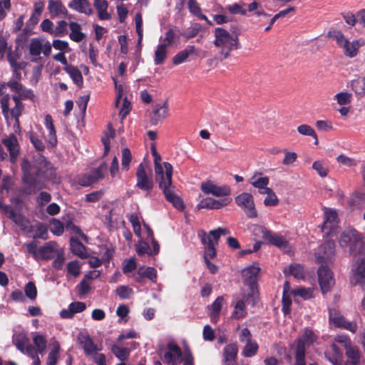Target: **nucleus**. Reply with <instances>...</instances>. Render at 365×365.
<instances>
[{
  "instance_id": "nucleus-49",
  "label": "nucleus",
  "mask_w": 365,
  "mask_h": 365,
  "mask_svg": "<svg viewBox=\"0 0 365 365\" xmlns=\"http://www.w3.org/2000/svg\"><path fill=\"white\" fill-rule=\"evenodd\" d=\"M334 98L339 106H347L351 101L352 94L349 92H340L336 93L334 96Z\"/></svg>"
},
{
  "instance_id": "nucleus-39",
  "label": "nucleus",
  "mask_w": 365,
  "mask_h": 365,
  "mask_svg": "<svg viewBox=\"0 0 365 365\" xmlns=\"http://www.w3.org/2000/svg\"><path fill=\"white\" fill-rule=\"evenodd\" d=\"M64 71L69 75L73 81L79 87L83 84V76L81 71L73 66H66Z\"/></svg>"
},
{
  "instance_id": "nucleus-17",
  "label": "nucleus",
  "mask_w": 365,
  "mask_h": 365,
  "mask_svg": "<svg viewBox=\"0 0 365 365\" xmlns=\"http://www.w3.org/2000/svg\"><path fill=\"white\" fill-rule=\"evenodd\" d=\"M335 242L333 240H327L319 246L315 253V257L318 262H324L329 260L335 254Z\"/></svg>"
},
{
  "instance_id": "nucleus-28",
  "label": "nucleus",
  "mask_w": 365,
  "mask_h": 365,
  "mask_svg": "<svg viewBox=\"0 0 365 365\" xmlns=\"http://www.w3.org/2000/svg\"><path fill=\"white\" fill-rule=\"evenodd\" d=\"M200 237L202 243L205 245V253H204V259L205 260H210V259H212L216 255V251L215 248V243L210 239V237L207 236L206 232H202L200 235Z\"/></svg>"
},
{
  "instance_id": "nucleus-44",
  "label": "nucleus",
  "mask_w": 365,
  "mask_h": 365,
  "mask_svg": "<svg viewBox=\"0 0 365 365\" xmlns=\"http://www.w3.org/2000/svg\"><path fill=\"white\" fill-rule=\"evenodd\" d=\"M115 136V130L109 125L107 130L105 131L102 136V142L104 145V155H107L110 151V139Z\"/></svg>"
},
{
  "instance_id": "nucleus-31",
  "label": "nucleus",
  "mask_w": 365,
  "mask_h": 365,
  "mask_svg": "<svg viewBox=\"0 0 365 365\" xmlns=\"http://www.w3.org/2000/svg\"><path fill=\"white\" fill-rule=\"evenodd\" d=\"M259 272V267L257 264H253L252 266L248 267L242 270L243 277L247 280L250 284V292L252 293V287L255 290L254 282ZM255 292V291H254Z\"/></svg>"
},
{
  "instance_id": "nucleus-9",
  "label": "nucleus",
  "mask_w": 365,
  "mask_h": 365,
  "mask_svg": "<svg viewBox=\"0 0 365 365\" xmlns=\"http://www.w3.org/2000/svg\"><path fill=\"white\" fill-rule=\"evenodd\" d=\"M51 44L48 40L40 38H35L31 40L29 46V53L36 61L37 57L42 53L46 57L50 56L51 53Z\"/></svg>"
},
{
  "instance_id": "nucleus-18",
  "label": "nucleus",
  "mask_w": 365,
  "mask_h": 365,
  "mask_svg": "<svg viewBox=\"0 0 365 365\" xmlns=\"http://www.w3.org/2000/svg\"><path fill=\"white\" fill-rule=\"evenodd\" d=\"M182 351L180 347L174 342L168 344V350L163 356V360L167 365H179L182 358Z\"/></svg>"
},
{
  "instance_id": "nucleus-57",
  "label": "nucleus",
  "mask_w": 365,
  "mask_h": 365,
  "mask_svg": "<svg viewBox=\"0 0 365 365\" xmlns=\"http://www.w3.org/2000/svg\"><path fill=\"white\" fill-rule=\"evenodd\" d=\"M68 24L66 21H59L57 26L54 27L53 36L55 37H62L67 34Z\"/></svg>"
},
{
  "instance_id": "nucleus-47",
  "label": "nucleus",
  "mask_w": 365,
  "mask_h": 365,
  "mask_svg": "<svg viewBox=\"0 0 365 365\" xmlns=\"http://www.w3.org/2000/svg\"><path fill=\"white\" fill-rule=\"evenodd\" d=\"M13 100L15 106L11 110V115L16 119L17 124H19V117L23 111L24 106L17 96H13Z\"/></svg>"
},
{
  "instance_id": "nucleus-10",
  "label": "nucleus",
  "mask_w": 365,
  "mask_h": 365,
  "mask_svg": "<svg viewBox=\"0 0 365 365\" xmlns=\"http://www.w3.org/2000/svg\"><path fill=\"white\" fill-rule=\"evenodd\" d=\"M329 324L331 326L341 327L353 333L356 331V324L353 322H348L336 309H330L329 311Z\"/></svg>"
},
{
  "instance_id": "nucleus-41",
  "label": "nucleus",
  "mask_w": 365,
  "mask_h": 365,
  "mask_svg": "<svg viewBox=\"0 0 365 365\" xmlns=\"http://www.w3.org/2000/svg\"><path fill=\"white\" fill-rule=\"evenodd\" d=\"M70 244L71 250L73 254L78 255V257L83 259L87 257L86 247L80 241L72 237L70 240Z\"/></svg>"
},
{
  "instance_id": "nucleus-19",
  "label": "nucleus",
  "mask_w": 365,
  "mask_h": 365,
  "mask_svg": "<svg viewBox=\"0 0 365 365\" xmlns=\"http://www.w3.org/2000/svg\"><path fill=\"white\" fill-rule=\"evenodd\" d=\"M48 9L52 18H65L71 19V15H69L66 6L60 0H49Z\"/></svg>"
},
{
  "instance_id": "nucleus-43",
  "label": "nucleus",
  "mask_w": 365,
  "mask_h": 365,
  "mask_svg": "<svg viewBox=\"0 0 365 365\" xmlns=\"http://www.w3.org/2000/svg\"><path fill=\"white\" fill-rule=\"evenodd\" d=\"M45 125L48 131V137H47L48 142L51 145L53 146L56 145L57 140H56V130L54 128V125L53 124L52 118L50 115H47L45 117Z\"/></svg>"
},
{
  "instance_id": "nucleus-64",
  "label": "nucleus",
  "mask_w": 365,
  "mask_h": 365,
  "mask_svg": "<svg viewBox=\"0 0 365 365\" xmlns=\"http://www.w3.org/2000/svg\"><path fill=\"white\" fill-rule=\"evenodd\" d=\"M187 7L191 14L199 17L201 14V9L196 0H188Z\"/></svg>"
},
{
  "instance_id": "nucleus-54",
  "label": "nucleus",
  "mask_w": 365,
  "mask_h": 365,
  "mask_svg": "<svg viewBox=\"0 0 365 365\" xmlns=\"http://www.w3.org/2000/svg\"><path fill=\"white\" fill-rule=\"evenodd\" d=\"M291 292L294 297H300L304 299H309L313 297L311 288L299 287L292 290Z\"/></svg>"
},
{
  "instance_id": "nucleus-59",
  "label": "nucleus",
  "mask_w": 365,
  "mask_h": 365,
  "mask_svg": "<svg viewBox=\"0 0 365 365\" xmlns=\"http://www.w3.org/2000/svg\"><path fill=\"white\" fill-rule=\"evenodd\" d=\"M68 274L77 277L81 273V264L79 261L74 260L67 264Z\"/></svg>"
},
{
  "instance_id": "nucleus-36",
  "label": "nucleus",
  "mask_w": 365,
  "mask_h": 365,
  "mask_svg": "<svg viewBox=\"0 0 365 365\" xmlns=\"http://www.w3.org/2000/svg\"><path fill=\"white\" fill-rule=\"evenodd\" d=\"M79 341L84 351L88 355L95 354L98 350L97 346L88 335H81L79 336Z\"/></svg>"
},
{
  "instance_id": "nucleus-45",
  "label": "nucleus",
  "mask_w": 365,
  "mask_h": 365,
  "mask_svg": "<svg viewBox=\"0 0 365 365\" xmlns=\"http://www.w3.org/2000/svg\"><path fill=\"white\" fill-rule=\"evenodd\" d=\"M284 272H288L297 279L304 278V267L300 264H292L287 269H284Z\"/></svg>"
},
{
  "instance_id": "nucleus-63",
  "label": "nucleus",
  "mask_w": 365,
  "mask_h": 365,
  "mask_svg": "<svg viewBox=\"0 0 365 365\" xmlns=\"http://www.w3.org/2000/svg\"><path fill=\"white\" fill-rule=\"evenodd\" d=\"M58 344H55L53 349L50 351L48 356L47 365H56L57 362L58 354L59 351Z\"/></svg>"
},
{
  "instance_id": "nucleus-14",
  "label": "nucleus",
  "mask_w": 365,
  "mask_h": 365,
  "mask_svg": "<svg viewBox=\"0 0 365 365\" xmlns=\"http://www.w3.org/2000/svg\"><path fill=\"white\" fill-rule=\"evenodd\" d=\"M201 190L206 195L215 197H225L230 195V188L227 185H217L214 182L207 180L201 183Z\"/></svg>"
},
{
  "instance_id": "nucleus-61",
  "label": "nucleus",
  "mask_w": 365,
  "mask_h": 365,
  "mask_svg": "<svg viewBox=\"0 0 365 365\" xmlns=\"http://www.w3.org/2000/svg\"><path fill=\"white\" fill-rule=\"evenodd\" d=\"M50 230L56 235H61L64 230L63 223L58 220L53 219L50 223Z\"/></svg>"
},
{
  "instance_id": "nucleus-1",
  "label": "nucleus",
  "mask_w": 365,
  "mask_h": 365,
  "mask_svg": "<svg viewBox=\"0 0 365 365\" xmlns=\"http://www.w3.org/2000/svg\"><path fill=\"white\" fill-rule=\"evenodd\" d=\"M160 170L157 172L155 168V180L162 190L166 200L173 204L178 210L184 208V204L177 195L175 187L172 184L173 166L168 162L163 163L160 166Z\"/></svg>"
},
{
  "instance_id": "nucleus-8",
  "label": "nucleus",
  "mask_w": 365,
  "mask_h": 365,
  "mask_svg": "<svg viewBox=\"0 0 365 365\" xmlns=\"http://www.w3.org/2000/svg\"><path fill=\"white\" fill-rule=\"evenodd\" d=\"M257 298V294L254 292L253 287H252V293L249 292L247 294H243L241 298L236 299L234 305V309L232 313V317L235 319H240L245 317L247 315L245 307L246 302H248L250 300L252 305H255Z\"/></svg>"
},
{
  "instance_id": "nucleus-52",
  "label": "nucleus",
  "mask_w": 365,
  "mask_h": 365,
  "mask_svg": "<svg viewBox=\"0 0 365 365\" xmlns=\"http://www.w3.org/2000/svg\"><path fill=\"white\" fill-rule=\"evenodd\" d=\"M9 217L20 227L24 228L26 227L28 223L27 220L22 215L14 212L12 209H9Z\"/></svg>"
},
{
  "instance_id": "nucleus-50",
  "label": "nucleus",
  "mask_w": 365,
  "mask_h": 365,
  "mask_svg": "<svg viewBox=\"0 0 365 365\" xmlns=\"http://www.w3.org/2000/svg\"><path fill=\"white\" fill-rule=\"evenodd\" d=\"M138 274L142 277H148L153 282H156L157 273L156 270L153 267H140L138 269Z\"/></svg>"
},
{
  "instance_id": "nucleus-60",
  "label": "nucleus",
  "mask_w": 365,
  "mask_h": 365,
  "mask_svg": "<svg viewBox=\"0 0 365 365\" xmlns=\"http://www.w3.org/2000/svg\"><path fill=\"white\" fill-rule=\"evenodd\" d=\"M336 161L339 164L348 168L355 167L357 165V162L354 159L351 158L345 155H339L336 158Z\"/></svg>"
},
{
  "instance_id": "nucleus-46",
  "label": "nucleus",
  "mask_w": 365,
  "mask_h": 365,
  "mask_svg": "<svg viewBox=\"0 0 365 365\" xmlns=\"http://www.w3.org/2000/svg\"><path fill=\"white\" fill-rule=\"evenodd\" d=\"M297 131L299 134L306 136H311L314 139V144L318 145L319 140L314 130L307 124H303L297 127Z\"/></svg>"
},
{
  "instance_id": "nucleus-3",
  "label": "nucleus",
  "mask_w": 365,
  "mask_h": 365,
  "mask_svg": "<svg viewBox=\"0 0 365 365\" xmlns=\"http://www.w3.org/2000/svg\"><path fill=\"white\" fill-rule=\"evenodd\" d=\"M21 168L25 178L28 180L34 175H42L48 179L53 178L56 175L52 165L40 154L36 156L33 165L27 160H24Z\"/></svg>"
},
{
  "instance_id": "nucleus-51",
  "label": "nucleus",
  "mask_w": 365,
  "mask_h": 365,
  "mask_svg": "<svg viewBox=\"0 0 365 365\" xmlns=\"http://www.w3.org/2000/svg\"><path fill=\"white\" fill-rule=\"evenodd\" d=\"M312 168L322 178L326 177L329 172V168H328L327 165L322 160L315 161L312 165Z\"/></svg>"
},
{
  "instance_id": "nucleus-25",
  "label": "nucleus",
  "mask_w": 365,
  "mask_h": 365,
  "mask_svg": "<svg viewBox=\"0 0 365 365\" xmlns=\"http://www.w3.org/2000/svg\"><path fill=\"white\" fill-rule=\"evenodd\" d=\"M2 143L9 151L11 160L15 162L19 153V143L16 135L14 134L9 135L7 138L2 140Z\"/></svg>"
},
{
  "instance_id": "nucleus-42",
  "label": "nucleus",
  "mask_w": 365,
  "mask_h": 365,
  "mask_svg": "<svg viewBox=\"0 0 365 365\" xmlns=\"http://www.w3.org/2000/svg\"><path fill=\"white\" fill-rule=\"evenodd\" d=\"M351 89L356 96L365 95V76L361 78L351 80L349 83Z\"/></svg>"
},
{
  "instance_id": "nucleus-55",
  "label": "nucleus",
  "mask_w": 365,
  "mask_h": 365,
  "mask_svg": "<svg viewBox=\"0 0 365 365\" xmlns=\"http://www.w3.org/2000/svg\"><path fill=\"white\" fill-rule=\"evenodd\" d=\"M269 182L268 177H257V175L252 176L250 180L251 185L257 189L263 188L269 184Z\"/></svg>"
},
{
  "instance_id": "nucleus-16",
  "label": "nucleus",
  "mask_w": 365,
  "mask_h": 365,
  "mask_svg": "<svg viewBox=\"0 0 365 365\" xmlns=\"http://www.w3.org/2000/svg\"><path fill=\"white\" fill-rule=\"evenodd\" d=\"M12 343L16 349L24 354H32L34 347L30 344L27 334L24 331L16 332L12 336Z\"/></svg>"
},
{
  "instance_id": "nucleus-48",
  "label": "nucleus",
  "mask_w": 365,
  "mask_h": 365,
  "mask_svg": "<svg viewBox=\"0 0 365 365\" xmlns=\"http://www.w3.org/2000/svg\"><path fill=\"white\" fill-rule=\"evenodd\" d=\"M111 350L114 355L120 361H125L129 356L130 350L128 348L113 345Z\"/></svg>"
},
{
  "instance_id": "nucleus-15",
  "label": "nucleus",
  "mask_w": 365,
  "mask_h": 365,
  "mask_svg": "<svg viewBox=\"0 0 365 365\" xmlns=\"http://www.w3.org/2000/svg\"><path fill=\"white\" fill-rule=\"evenodd\" d=\"M318 280L323 293L329 292L335 283L333 273L325 266H321L319 268Z\"/></svg>"
},
{
  "instance_id": "nucleus-58",
  "label": "nucleus",
  "mask_w": 365,
  "mask_h": 365,
  "mask_svg": "<svg viewBox=\"0 0 365 365\" xmlns=\"http://www.w3.org/2000/svg\"><path fill=\"white\" fill-rule=\"evenodd\" d=\"M132 160V155L128 148H124L122 150V160L121 165L122 170H128L130 168V163Z\"/></svg>"
},
{
  "instance_id": "nucleus-24",
  "label": "nucleus",
  "mask_w": 365,
  "mask_h": 365,
  "mask_svg": "<svg viewBox=\"0 0 365 365\" xmlns=\"http://www.w3.org/2000/svg\"><path fill=\"white\" fill-rule=\"evenodd\" d=\"M86 305L82 302H74L69 304L67 309H63L60 312V317L63 319H71L75 314L83 312Z\"/></svg>"
},
{
  "instance_id": "nucleus-5",
  "label": "nucleus",
  "mask_w": 365,
  "mask_h": 365,
  "mask_svg": "<svg viewBox=\"0 0 365 365\" xmlns=\"http://www.w3.org/2000/svg\"><path fill=\"white\" fill-rule=\"evenodd\" d=\"M328 36L336 41L337 46L342 49L343 53L349 58L357 56L360 47L364 44L361 39L350 41L340 31H329Z\"/></svg>"
},
{
  "instance_id": "nucleus-40",
  "label": "nucleus",
  "mask_w": 365,
  "mask_h": 365,
  "mask_svg": "<svg viewBox=\"0 0 365 365\" xmlns=\"http://www.w3.org/2000/svg\"><path fill=\"white\" fill-rule=\"evenodd\" d=\"M71 33L69 37L75 42H80L85 38V34L81 32V26L76 22H71L69 24Z\"/></svg>"
},
{
  "instance_id": "nucleus-20",
  "label": "nucleus",
  "mask_w": 365,
  "mask_h": 365,
  "mask_svg": "<svg viewBox=\"0 0 365 365\" xmlns=\"http://www.w3.org/2000/svg\"><path fill=\"white\" fill-rule=\"evenodd\" d=\"M137 186L141 190L150 191L153 186L152 180L148 178L145 171V166L143 163L138 165L137 173Z\"/></svg>"
},
{
  "instance_id": "nucleus-35",
  "label": "nucleus",
  "mask_w": 365,
  "mask_h": 365,
  "mask_svg": "<svg viewBox=\"0 0 365 365\" xmlns=\"http://www.w3.org/2000/svg\"><path fill=\"white\" fill-rule=\"evenodd\" d=\"M196 52L194 46H187L185 49L178 52L173 58V63L175 65H179L187 61V58Z\"/></svg>"
},
{
  "instance_id": "nucleus-7",
  "label": "nucleus",
  "mask_w": 365,
  "mask_h": 365,
  "mask_svg": "<svg viewBox=\"0 0 365 365\" xmlns=\"http://www.w3.org/2000/svg\"><path fill=\"white\" fill-rule=\"evenodd\" d=\"M239 340L245 344L242 350V354L245 357H252L257 354L259 346L252 339V334L247 328L240 331Z\"/></svg>"
},
{
  "instance_id": "nucleus-29",
  "label": "nucleus",
  "mask_w": 365,
  "mask_h": 365,
  "mask_svg": "<svg viewBox=\"0 0 365 365\" xmlns=\"http://www.w3.org/2000/svg\"><path fill=\"white\" fill-rule=\"evenodd\" d=\"M68 7L76 11L90 16L93 13L91 4L88 0H71Z\"/></svg>"
},
{
  "instance_id": "nucleus-13",
  "label": "nucleus",
  "mask_w": 365,
  "mask_h": 365,
  "mask_svg": "<svg viewBox=\"0 0 365 365\" xmlns=\"http://www.w3.org/2000/svg\"><path fill=\"white\" fill-rule=\"evenodd\" d=\"M338 223L339 219L336 211L334 209L325 208L322 231L329 235H332L336 232Z\"/></svg>"
},
{
  "instance_id": "nucleus-4",
  "label": "nucleus",
  "mask_w": 365,
  "mask_h": 365,
  "mask_svg": "<svg viewBox=\"0 0 365 365\" xmlns=\"http://www.w3.org/2000/svg\"><path fill=\"white\" fill-rule=\"evenodd\" d=\"M339 244L341 247L349 248L353 256L361 255L365 250V242L361 235L354 228H347L340 235Z\"/></svg>"
},
{
  "instance_id": "nucleus-22",
  "label": "nucleus",
  "mask_w": 365,
  "mask_h": 365,
  "mask_svg": "<svg viewBox=\"0 0 365 365\" xmlns=\"http://www.w3.org/2000/svg\"><path fill=\"white\" fill-rule=\"evenodd\" d=\"M168 115V103L155 105L150 115V121L152 125H157Z\"/></svg>"
},
{
  "instance_id": "nucleus-38",
  "label": "nucleus",
  "mask_w": 365,
  "mask_h": 365,
  "mask_svg": "<svg viewBox=\"0 0 365 365\" xmlns=\"http://www.w3.org/2000/svg\"><path fill=\"white\" fill-rule=\"evenodd\" d=\"M317 340V336L312 330L305 329L304 334L301 339L297 341V349H298L300 343L304 346V354L305 355V348L307 346H310ZM297 350H296L297 351Z\"/></svg>"
},
{
  "instance_id": "nucleus-30",
  "label": "nucleus",
  "mask_w": 365,
  "mask_h": 365,
  "mask_svg": "<svg viewBox=\"0 0 365 365\" xmlns=\"http://www.w3.org/2000/svg\"><path fill=\"white\" fill-rule=\"evenodd\" d=\"M238 352L236 344L227 345L223 350V358L225 365H234Z\"/></svg>"
},
{
  "instance_id": "nucleus-11",
  "label": "nucleus",
  "mask_w": 365,
  "mask_h": 365,
  "mask_svg": "<svg viewBox=\"0 0 365 365\" xmlns=\"http://www.w3.org/2000/svg\"><path fill=\"white\" fill-rule=\"evenodd\" d=\"M236 204L240 207L248 217H256L257 212L255 209L253 196L248 192H242L235 197Z\"/></svg>"
},
{
  "instance_id": "nucleus-23",
  "label": "nucleus",
  "mask_w": 365,
  "mask_h": 365,
  "mask_svg": "<svg viewBox=\"0 0 365 365\" xmlns=\"http://www.w3.org/2000/svg\"><path fill=\"white\" fill-rule=\"evenodd\" d=\"M224 302V297L220 296L216 298L210 306L207 307L208 315L211 322L217 323L219 321Z\"/></svg>"
},
{
  "instance_id": "nucleus-21",
  "label": "nucleus",
  "mask_w": 365,
  "mask_h": 365,
  "mask_svg": "<svg viewBox=\"0 0 365 365\" xmlns=\"http://www.w3.org/2000/svg\"><path fill=\"white\" fill-rule=\"evenodd\" d=\"M231 200L229 198H224L221 200H215L210 197H207L202 200L197 205V209H210L217 210L220 209L230 204Z\"/></svg>"
},
{
  "instance_id": "nucleus-32",
  "label": "nucleus",
  "mask_w": 365,
  "mask_h": 365,
  "mask_svg": "<svg viewBox=\"0 0 365 365\" xmlns=\"http://www.w3.org/2000/svg\"><path fill=\"white\" fill-rule=\"evenodd\" d=\"M346 365H362L361 361V354L356 346L347 348L346 351Z\"/></svg>"
},
{
  "instance_id": "nucleus-12",
  "label": "nucleus",
  "mask_w": 365,
  "mask_h": 365,
  "mask_svg": "<svg viewBox=\"0 0 365 365\" xmlns=\"http://www.w3.org/2000/svg\"><path fill=\"white\" fill-rule=\"evenodd\" d=\"M106 171L107 165L106 163H103L98 168L93 169L88 173L82 176L79 180V183L84 187L89 186L103 179Z\"/></svg>"
},
{
  "instance_id": "nucleus-37",
  "label": "nucleus",
  "mask_w": 365,
  "mask_h": 365,
  "mask_svg": "<svg viewBox=\"0 0 365 365\" xmlns=\"http://www.w3.org/2000/svg\"><path fill=\"white\" fill-rule=\"evenodd\" d=\"M168 48L159 43L154 52L153 61L155 65L163 64L168 56Z\"/></svg>"
},
{
  "instance_id": "nucleus-33",
  "label": "nucleus",
  "mask_w": 365,
  "mask_h": 365,
  "mask_svg": "<svg viewBox=\"0 0 365 365\" xmlns=\"http://www.w3.org/2000/svg\"><path fill=\"white\" fill-rule=\"evenodd\" d=\"M93 4L101 20H108L111 18L108 11V3L106 0H94Z\"/></svg>"
},
{
  "instance_id": "nucleus-56",
  "label": "nucleus",
  "mask_w": 365,
  "mask_h": 365,
  "mask_svg": "<svg viewBox=\"0 0 365 365\" xmlns=\"http://www.w3.org/2000/svg\"><path fill=\"white\" fill-rule=\"evenodd\" d=\"M136 252L140 256L144 255H152V250L148 242L142 240L136 244Z\"/></svg>"
},
{
  "instance_id": "nucleus-62",
  "label": "nucleus",
  "mask_w": 365,
  "mask_h": 365,
  "mask_svg": "<svg viewBox=\"0 0 365 365\" xmlns=\"http://www.w3.org/2000/svg\"><path fill=\"white\" fill-rule=\"evenodd\" d=\"M279 204V199L273 190H269L264 200V205L267 207L276 206Z\"/></svg>"
},
{
  "instance_id": "nucleus-2",
  "label": "nucleus",
  "mask_w": 365,
  "mask_h": 365,
  "mask_svg": "<svg viewBox=\"0 0 365 365\" xmlns=\"http://www.w3.org/2000/svg\"><path fill=\"white\" fill-rule=\"evenodd\" d=\"M214 45L218 48V52L223 59L227 58L230 53L237 49L240 44L238 34L235 32H230L222 27L215 28L214 30Z\"/></svg>"
},
{
  "instance_id": "nucleus-6",
  "label": "nucleus",
  "mask_w": 365,
  "mask_h": 365,
  "mask_svg": "<svg viewBox=\"0 0 365 365\" xmlns=\"http://www.w3.org/2000/svg\"><path fill=\"white\" fill-rule=\"evenodd\" d=\"M253 233L255 236L267 240L270 244L284 252L289 250L288 242L282 235L272 232L264 226L254 225Z\"/></svg>"
},
{
  "instance_id": "nucleus-53",
  "label": "nucleus",
  "mask_w": 365,
  "mask_h": 365,
  "mask_svg": "<svg viewBox=\"0 0 365 365\" xmlns=\"http://www.w3.org/2000/svg\"><path fill=\"white\" fill-rule=\"evenodd\" d=\"M37 354H43L46 349V339L42 335H37L33 339Z\"/></svg>"
},
{
  "instance_id": "nucleus-27",
  "label": "nucleus",
  "mask_w": 365,
  "mask_h": 365,
  "mask_svg": "<svg viewBox=\"0 0 365 365\" xmlns=\"http://www.w3.org/2000/svg\"><path fill=\"white\" fill-rule=\"evenodd\" d=\"M59 250L56 242H48L44 246L39 247L38 260L51 259L55 257Z\"/></svg>"
},
{
  "instance_id": "nucleus-34",
  "label": "nucleus",
  "mask_w": 365,
  "mask_h": 365,
  "mask_svg": "<svg viewBox=\"0 0 365 365\" xmlns=\"http://www.w3.org/2000/svg\"><path fill=\"white\" fill-rule=\"evenodd\" d=\"M352 271L356 282H361L365 279V256L356 262Z\"/></svg>"
},
{
  "instance_id": "nucleus-26",
  "label": "nucleus",
  "mask_w": 365,
  "mask_h": 365,
  "mask_svg": "<svg viewBox=\"0 0 365 365\" xmlns=\"http://www.w3.org/2000/svg\"><path fill=\"white\" fill-rule=\"evenodd\" d=\"M324 355L332 365H343V354L335 344H332L330 348L325 351Z\"/></svg>"
}]
</instances>
